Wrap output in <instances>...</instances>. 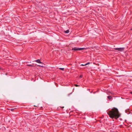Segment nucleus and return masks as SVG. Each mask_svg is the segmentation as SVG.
I'll use <instances>...</instances> for the list:
<instances>
[{
	"label": "nucleus",
	"mask_w": 132,
	"mask_h": 132,
	"mask_svg": "<svg viewBox=\"0 0 132 132\" xmlns=\"http://www.w3.org/2000/svg\"><path fill=\"white\" fill-rule=\"evenodd\" d=\"M69 30H67L65 31V33H68L69 32Z\"/></svg>",
	"instance_id": "obj_5"
},
{
	"label": "nucleus",
	"mask_w": 132,
	"mask_h": 132,
	"mask_svg": "<svg viewBox=\"0 0 132 132\" xmlns=\"http://www.w3.org/2000/svg\"><path fill=\"white\" fill-rule=\"evenodd\" d=\"M107 97L109 100H111L112 98V97L110 96H108Z\"/></svg>",
	"instance_id": "obj_6"
},
{
	"label": "nucleus",
	"mask_w": 132,
	"mask_h": 132,
	"mask_svg": "<svg viewBox=\"0 0 132 132\" xmlns=\"http://www.w3.org/2000/svg\"><path fill=\"white\" fill-rule=\"evenodd\" d=\"M80 78H81L82 77V75H80Z\"/></svg>",
	"instance_id": "obj_12"
},
{
	"label": "nucleus",
	"mask_w": 132,
	"mask_h": 132,
	"mask_svg": "<svg viewBox=\"0 0 132 132\" xmlns=\"http://www.w3.org/2000/svg\"><path fill=\"white\" fill-rule=\"evenodd\" d=\"M124 48H115L114 50H117L120 52H122L124 50Z\"/></svg>",
	"instance_id": "obj_3"
},
{
	"label": "nucleus",
	"mask_w": 132,
	"mask_h": 132,
	"mask_svg": "<svg viewBox=\"0 0 132 132\" xmlns=\"http://www.w3.org/2000/svg\"><path fill=\"white\" fill-rule=\"evenodd\" d=\"M14 110V109H11V111H13V110Z\"/></svg>",
	"instance_id": "obj_11"
},
{
	"label": "nucleus",
	"mask_w": 132,
	"mask_h": 132,
	"mask_svg": "<svg viewBox=\"0 0 132 132\" xmlns=\"http://www.w3.org/2000/svg\"><path fill=\"white\" fill-rule=\"evenodd\" d=\"M31 65H35V66H36V64H35L33 63Z\"/></svg>",
	"instance_id": "obj_15"
},
{
	"label": "nucleus",
	"mask_w": 132,
	"mask_h": 132,
	"mask_svg": "<svg viewBox=\"0 0 132 132\" xmlns=\"http://www.w3.org/2000/svg\"><path fill=\"white\" fill-rule=\"evenodd\" d=\"M62 108H64V107H62Z\"/></svg>",
	"instance_id": "obj_16"
},
{
	"label": "nucleus",
	"mask_w": 132,
	"mask_h": 132,
	"mask_svg": "<svg viewBox=\"0 0 132 132\" xmlns=\"http://www.w3.org/2000/svg\"><path fill=\"white\" fill-rule=\"evenodd\" d=\"M85 49V48H78L77 47H74L72 48V51H76L84 50Z\"/></svg>",
	"instance_id": "obj_2"
},
{
	"label": "nucleus",
	"mask_w": 132,
	"mask_h": 132,
	"mask_svg": "<svg viewBox=\"0 0 132 132\" xmlns=\"http://www.w3.org/2000/svg\"><path fill=\"white\" fill-rule=\"evenodd\" d=\"M27 65L29 66H35V65H31V64H29Z\"/></svg>",
	"instance_id": "obj_7"
},
{
	"label": "nucleus",
	"mask_w": 132,
	"mask_h": 132,
	"mask_svg": "<svg viewBox=\"0 0 132 132\" xmlns=\"http://www.w3.org/2000/svg\"><path fill=\"white\" fill-rule=\"evenodd\" d=\"M75 85L76 86V87H78V86H79V85H77V84H75Z\"/></svg>",
	"instance_id": "obj_10"
},
{
	"label": "nucleus",
	"mask_w": 132,
	"mask_h": 132,
	"mask_svg": "<svg viewBox=\"0 0 132 132\" xmlns=\"http://www.w3.org/2000/svg\"><path fill=\"white\" fill-rule=\"evenodd\" d=\"M87 65V64H81V65L82 66H85Z\"/></svg>",
	"instance_id": "obj_9"
},
{
	"label": "nucleus",
	"mask_w": 132,
	"mask_h": 132,
	"mask_svg": "<svg viewBox=\"0 0 132 132\" xmlns=\"http://www.w3.org/2000/svg\"><path fill=\"white\" fill-rule=\"evenodd\" d=\"M107 113L110 117L112 119L115 118L117 119L120 116V114L118 109L116 108L112 109L111 110L109 111Z\"/></svg>",
	"instance_id": "obj_1"
},
{
	"label": "nucleus",
	"mask_w": 132,
	"mask_h": 132,
	"mask_svg": "<svg viewBox=\"0 0 132 132\" xmlns=\"http://www.w3.org/2000/svg\"><path fill=\"white\" fill-rule=\"evenodd\" d=\"M130 93L131 94H132V92H130Z\"/></svg>",
	"instance_id": "obj_14"
},
{
	"label": "nucleus",
	"mask_w": 132,
	"mask_h": 132,
	"mask_svg": "<svg viewBox=\"0 0 132 132\" xmlns=\"http://www.w3.org/2000/svg\"><path fill=\"white\" fill-rule=\"evenodd\" d=\"M89 63H89V62H88V63H86V64H87H87H89Z\"/></svg>",
	"instance_id": "obj_13"
},
{
	"label": "nucleus",
	"mask_w": 132,
	"mask_h": 132,
	"mask_svg": "<svg viewBox=\"0 0 132 132\" xmlns=\"http://www.w3.org/2000/svg\"><path fill=\"white\" fill-rule=\"evenodd\" d=\"M131 30H132V28L131 29Z\"/></svg>",
	"instance_id": "obj_17"
},
{
	"label": "nucleus",
	"mask_w": 132,
	"mask_h": 132,
	"mask_svg": "<svg viewBox=\"0 0 132 132\" xmlns=\"http://www.w3.org/2000/svg\"><path fill=\"white\" fill-rule=\"evenodd\" d=\"M59 69L60 70H62V71H63L64 70V68H59Z\"/></svg>",
	"instance_id": "obj_8"
},
{
	"label": "nucleus",
	"mask_w": 132,
	"mask_h": 132,
	"mask_svg": "<svg viewBox=\"0 0 132 132\" xmlns=\"http://www.w3.org/2000/svg\"><path fill=\"white\" fill-rule=\"evenodd\" d=\"M35 61L39 63H42L40 61L39 59H37Z\"/></svg>",
	"instance_id": "obj_4"
}]
</instances>
